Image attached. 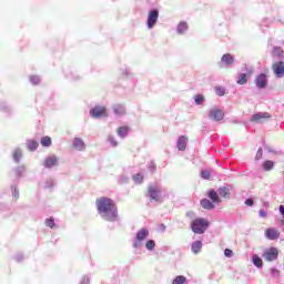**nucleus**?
<instances>
[{
    "mask_svg": "<svg viewBox=\"0 0 284 284\" xmlns=\"http://www.w3.org/2000/svg\"><path fill=\"white\" fill-rule=\"evenodd\" d=\"M95 205L104 221L113 223L119 219V209L112 199L102 196L95 201Z\"/></svg>",
    "mask_w": 284,
    "mask_h": 284,
    "instance_id": "1",
    "label": "nucleus"
},
{
    "mask_svg": "<svg viewBox=\"0 0 284 284\" xmlns=\"http://www.w3.org/2000/svg\"><path fill=\"white\" fill-rule=\"evenodd\" d=\"M207 227H210V221L203 217L195 219L191 223V230L194 234H205Z\"/></svg>",
    "mask_w": 284,
    "mask_h": 284,
    "instance_id": "2",
    "label": "nucleus"
},
{
    "mask_svg": "<svg viewBox=\"0 0 284 284\" xmlns=\"http://www.w3.org/2000/svg\"><path fill=\"white\" fill-rule=\"evenodd\" d=\"M264 261H267L268 263H272V261L278 260V248L276 247H270L267 248L263 254Z\"/></svg>",
    "mask_w": 284,
    "mask_h": 284,
    "instance_id": "3",
    "label": "nucleus"
},
{
    "mask_svg": "<svg viewBox=\"0 0 284 284\" xmlns=\"http://www.w3.org/2000/svg\"><path fill=\"white\" fill-rule=\"evenodd\" d=\"M148 192L152 201H161V186L149 185Z\"/></svg>",
    "mask_w": 284,
    "mask_h": 284,
    "instance_id": "4",
    "label": "nucleus"
},
{
    "mask_svg": "<svg viewBox=\"0 0 284 284\" xmlns=\"http://www.w3.org/2000/svg\"><path fill=\"white\" fill-rule=\"evenodd\" d=\"M156 21H159V11L156 9H153L149 12L146 26L148 28L152 29L154 26H156Z\"/></svg>",
    "mask_w": 284,
    "mask_h": 284,
    "instance_id": "5",
    "label": "nucleus"
},
{
    "mask_svg": "<svg viewBox=\"0 0 284 284\" xmlns=\"http://www.w3.org/2000/svg\"><path fill=\"white\" fill-rule=\"evenodd\" d=\"M90 114L93 119H101V116H108V109L105 106H94L90 110Z\"/></svg>",
    "mask_w": 284,
    "mask_h": 284,
    "instance_id": "6",
    "label": "nucleus"
},
{
    "mask_svg": "<svg viewBox=\"0 0 284 284\" xmlns=\"http://www.w3.org/2000/svg\"><path fill=\"white\" fill-rule=\"evenodd\" d=\"M272 70L274 72L275 77H277V79H283V77H284V61L274 62L272 64Z\"/></svg>",
    "mask_w": 284,
    "mask_h": 284,
    "instance_id": "7",
    "label": "nucleus"
},
{
    "mask_svg": "<svg viewBox=\"0 0 284 284\" xmlns=\"http://www.w3.org/2000/svg\"><path fill=\"white\" fill-rule=\"evenodd\" d=\"M209 118L211 121H223L225 113H223L220 109H213L210 111Z\"/></svg>",
    "mask_w": 284,
    "mask_h": 284,
    "instance_id": "8",
    "label": "nucleus"
},
{
    "mask_svg": "<svg viewBox=\"0 0 284 284\" xmlns=\"http://www.w3.org/2000/svg\"><path fill=\"white\" fill-rule=\"evenodd\" d=\"M265 236L268 239V241H276L278 236H281V232L278 230L270 227L265 230Z\"/></svg>",
    "mask_w": 284,
    "mask_h": 284,
    "instance_id": "9",
    "label": "nucleus"
},
{
    "mask_svg": "<svg viewBox=\"0 0 284 284\" xmlns=\"http://www.w3.org/2000/svg\"><path fill=\"white\" fill-rule=\"evenodd\" d=\"M255 84L261 90L263 88H267V75L264 74V73H261L260 75H257L256 79H255Z\"/></svg>",
    "mask_w": 284,
    "mask_h": 284,
    "instance_id": "10",
    "label": "nucleus"
},
{
    "mask_svg": "<svg viewBox=\"0 0 284 284\" xmlns=\"http://www.w3.org/2000/svg\"><path fill=\"white\" fill-rule=\"evenodd\" d=\"M72 145L74 150H78V152H83V150H85V142L81 138H74Z\"/></svg>",
    "mask_w": 284,
    "mask_h": 284,
    "instance_id": "11",
    "label": "nucleus"
},
{
    "mask_svg": "<svg viewBox=\"0 0 284 284\" xmlns=\"http://www.w3.org/2000/svg\"><path fill=\"white\" fill-rule=\"evenodd\" d=\"M265 119H271L270 113L264 112V113H256L252 116L251 121H254L255 123H263Z\"/></svg>",
    "mask_w": 284,
    "mask_h": 284,
    "instance_id": "12",
    "label": "nucleus"
},
{
    "mask_svg": "<svg viewBox=\"0 0 284 284\" xmlns=\"http://www.w3.org/2000/svg\"><path fill=\"white\" fill-rule=\"evenodd\" d=\"M222 65H234V55L230 53H225L221 58Z\"/></svg>",
    "mask_w": 284,
    "mask_h": 284,
    "instance_id": "13",
    "label": "nucleus"
},
{
    "mask_svg": "<svg viewBox=\"0 0 284 284\" xmlns=\"http://www.w3.org/2000/svg\"><path fill=\"white\" fill-rule=\"evenodd\" d=\"M148 236H150V230L141 229L136 233V241H138V243H141L142 241H145V239H148Z\"/></svg>",
    "mask_w": 284,
    "mask_h": 284,
    "instance_id": "14",
    "label": "nucleus"
},
{
    "mask_svg": "<svg viewBox=\"0 0 284 284\" xmlns=\"http://www.w3.org/2000/svg\"><path fill=\"white\" fill-rule=\"evenodd\" d=\"M206 196L211 199L212 203H221V197H219V193L214 189L209 190Z\"/></svg>",
    "mask_w": 284,
    "mask_h": 284,
    "instance_id": "15",
    "label": "nucleus"
},
{
    "mask_svg": "<svg viewBox=\"0 0 284 284\" xmlns=\"http://www.w3.org/2000/svg\"><path fill=\"white\" fill-rule=\"evenodd\" d=\"M187 148V138L185 135H181L178 140V150H180V152L185 151V149Z\"/></svg>",
    "mask_w": 284,
    "mask_h": 284,
    "instance_id": "16",
    "label": "nucleus"
},
{
    "mask_svg": "<svg viewBox=\"0 0 284 284\" xmlns=\"http://www.w3.org/2000/svg\"><path fill=\"white\" fill-rule=\"evenodd\" d=\"M113 112L118 116H123V114H125V106L123 104H114Z\"/></svg>",
    "mask_w": 284,
    "mask_h": 284,
    "instance_id": "17",
    "label": "nucleus"
},
{
    "mask_svg": "<svg viewBox=\"0 0 284 284\" xmlns=\"http://www.w3.org/2000/svg\"><path fill=\"white\" fill-rule=\"evenodd\" d=\"M272 57L274 59H284V51L280 47L273 48Z\"/></svg>",
    "mask_w": 284,
    "mask_h": 284,
    "instance_id": "18",
    "label": "nucleus"
},
{
    "mask_svg": "<svg viewBox=\"0 0 284 284\" xmlns=\"http://www.w3.org/2000/svg\"><path fill=\"white\" fill-rule=\"evenodd\" d=\"M217 193L222 196V199H230L231 196L230 189L227 186H221L217 190Z\"/></svg>",
    "mask_w": 284,
    "mask_h": 284,
    "instance_id": "19",
    "label": "nucleus"
},
{
    "mask_svg": "<svg viewBox=\"0 0 284 284\" xmlns=\"http://www.w3.org/2000/svg\"><path fill=\"white\" fill-rule=\"evenodd\" d=\"M191 250H192L193 254H199V252H201V250H203V243L201 241L193 242Z\"/></svg>",
    "mask_w": 284,
    "mask_h": 284,
    "instance_id": "20",
    "label": "nucleus"
},
{
    "mask_svg": "<svg viewBox=\"0 0 284 284\" xmlns=\"http://www.w3.org/2000/svg\"><path fill=\"white\" fill-rule=\"evenodd\" d=\"M57 163H58V160L55 156L47 158L44 160V168H54Z\"/></svg>",
    "mask_w": 284,
    "mask_h": 284,
    "instance_id": "21",
    "label": "nucleus"
},
{
    "mask_svg": "<svg viewBox=\"0 0 284 284\" xmlns=\"http://www.w3.org/2000/svg\"><path fill=\"white\" fill-rule=\"evenodd\" d=\"M201 205L203 210H214V203H212L209 199H203L201 201Z\"/></svg>",
    "mask_w": 284,
    "mask_h": 284,
    "instance_id": "22",
    "label": "nucleus"
},
{
    "mask_svg": "<svg viewBox=\"0 0 284 284\" xmlns=\"http://www.w3.org/2000/svg\"><path fill=\"white\" fill-rule=\"evenodd\" d=\"M28 145V150H30V152H34V150H37L39 148V142L34 141V140H29L27 142Z\"/></svg>",
    "mask_w": 284,
    "mask_h": 284,
    "instance_id": "23",
    "label": "nucleus"
},
{
    "mask_svg": "<svg viewBox=\"0 0 284 284\" xmlns=\"http://www.w3.org/2000/svg\"><path fill=\"white\" fill-rule=\"evenodd\" d=\"M40 143L43 148H50L52 145V139L50 136H43Z\"/></svg>",
    "mask_w": 284,
    "mask_h": 284,
    "instance_id": "24",
    "label": "nucleus"
},
{
    "mask_svg": "<svg viewBox=\"0 0 284 284\" xmlns=\"http://www.w3.org/2000/svg\"><path fill=\"white\" fill-rule=\"evenodd\" d=\"M116 132H118L119 136H122V138L128 136V132H130V128L120 126V128H118Z\"/></svg>",
    "mask_w": 284,
    "mask_h": 284,
    "instance_id": "25",
    "label": "nucleus"
},
{
    "mask_svg": "<svg viewBox=\"0 0 284 284\" xmlns=\"http://www.w3.org/2000/svg\"><path fill=\"white\" fill-rule=\"evenodd\" d=\"M12 156H13V160H14L17 163H19V161L21 160V156H23V153L21 152L20 149H16V150L13 151Z\"/></svg>",
    "mask_w": 284,
    "mask_h": 284,
    "instance_id": "26",
    "label": "nucleus"
},
{
    "mask_svg": "<svg viewBox=\"0 0 284 284\" xmlns=\"http://www.w3.org/2000/svg\"><path fill=\"white\" fill-rule=\"evenodd\" d=\"M187 278L183 275H179L173 280V284H186Z\"/></svg>",
    "mask_w": 284,
    "mask_h": 284,
    "instance_id": "27",
    "label": "nucleus"
},
{
    "mask_svg": "<svg viewBox=\"0 0 284 284\" xmlns=\"http://www.w3.org/2000/svg\"><path fill=\"white\" fill-rule=\"evenodd\" d=\"M237 83L239 85H245V83H247V75L245 73H240Z\"/></svg>",
    "mask_w": 284,
    "mask_h": 284,
    "instance_id": "28",
    "label": "nucleus"
},
{
    "mask_svg": "<svg viewBox=\"0 0 284 284\" xmlns=\"http://www.w3.org/2000/svg\"><path fill=\"white\" fill-rule=\"evenodd\" d=\"M274 168V162L271 160H267L263 163V170H265V172H270V170H272Z\"/></svg>",
    "mask_w": 284,
    "mask_h": 284,
    "instance_id": "29",
    "label": "nucleus"
},
{
    "mask_svg": "<svg viewBox=\"0 0 284 284\" xmlns=\"http://www.w3.org/2000/svg\"><path fill=\"white\" fill-rule=\"evenodd\" d=\"M187 30V22H180L178 26V32L179 34H183Z\"/></svg>",
    "mask_w": 284,
    "mask_h": 284,
    "instance_id": "30",
    "label": "nucleus"
},
{
    "mask_svg": "<svg viewBox=\"0 0 284 284\" xmlns=\"http://www.w3.org/2000/svg\"><path fill=\"white\" fill-rule=\"evenodd\" d=\"M194 101L196 105H203V103L205 102V97H203L202 94H197L194 97Z\"/></svg>",
    "mask_w": 284,
    "mask_h": 284,
    "instance_id": "31",
    "label": "nucleus"
},
{
    "mask_svg": "<svg viewBox=\"0 0 284 284\" xmlns=\"http://www.w3.org/2000/svg\"><path fill=\"white\" fill-rule=\"evenodd\" d=\"M253 265H255V267H263V260L255 255L253 257Z\"/></svg>",
    "mask_w": 284,
    "mask_h": 284,
    "instance_id": "32",
    "label": "nucleus"
},
{
    "mask_svg": "<svg viewBox=\"0 0 284 284\" xmlns=\"http://www.w3.org/2000/svg\"><path fill=\"white\" fill-rule=\"evenodd\" d=\"M145 247L146 250L152 251L154 250V247H156V243L154 242V240H149L145 244Z\"/></svg>",
    "mask_w": 284,
    "mask_h": 284,
    "instance_id": "33",
    "label": "nucleus"
},
{
    "mask_svg": "<svg viewBox=\"0 0 284 284\" xmlns=\"http://www.w3.org/2000/svg\"><path fill=\"white\" fill-rule=\"evenodd\" d=\"M30 81H31L32 85H39V83H41V79H39V77H37V75H31Z\"/></svg>",
    "mask_w": 284,
    "mask_h": 284,
    "instance_id": "34",
    "label": "nucleus"
},
{
    "mask_svg": "<svg viewBox=\"0 0 284 284\" xmlns=\"http://www.w3.org/2000/svg\"><path fill=\"white\" fill-rule=\"evenodd\" d=\"M215 93L217 94V97H225V89H223L222 87H215Z\"/></svg>",
    "mask_w": 284,
    "mask_h": 284,
    "instance_id": "35",
    "label": "nucleus"
},
{
    "mask_svg": "<svg viewBox=\"0 0 284 284\" xmlns=\"http://www.w3.org/2000/svg\"><path fill=\"white\" fill-rule=\"evenodd\" d=\"M133 181L135 183H143V175H141V173L133 175Z\"/></svg>",
    "mask_w": 284,
    "mask_h": 284,
    "instance_id": "36",
    "label": "nucleus"
},
{
    "mask_svg": "<svg viewBox=\"0 0 284 284\" xmlns=\"http://www.w3.org/2000/svg\"><path fill=\"white\" fill-rule=\"evenodd\" d=\"M201 176H202V179L210 181L212 173H210V171H202Z\"/></svg>",
    "mask_w": 284,
    "mask_h": 284,
    "instance_id": "37",
    "label": "nucleus"
},
{
    "mask_svg": "<svg viewBox=\"0 0 284 284\" xmlns=\"http://www.w3.org/2000/svg\"><path fill=\"white\" fill-rule=\"evenodd\" d=\"M45 225H47V227H54V220L51 217V219H47L45 220Z\"/></svg>",
    "mask_w": 284,
    "mask_h": 284,
    "instance_id": "38",
    "label": "nucleus"
},
{
    "mask_svg": "<svg viewBox=\"0 0 284 284\" xmlns=\"http://www.w3.org/2000/svg\"><path fill=\"white\" fill-rule=\"evenodd\" d=\"M234 255V252L230 248L224 250V256H226L227 258H232V256Z\"/></svg>",
    "mask_w": 284,
    "mask_h": 284,
    "instance_id": "39",
    "label": "nucleus"
},
{
    "mask_svg": "<svg viewBox=\"0 0 284 284\" xmlns=\"http://www.w3.org/2000/svg\"><path fill=\"white\" fill-rule=\"evenodd\" d=\"M109 141H110L112 148H116V145H119V142H116V140H114L113 136H109Z\"/></svg>",
    "mask_w": 284,
    "mask_h": 284,
    "instance_id": "40",
    "label": "nucleus"
},
{
    "mask_svg": "<svg viewBox=\"0 0 284 284\" xmlns=\"http://www.w3.org/2000/svg\"><path fill=\"white\" fill-rule=\"evenodd\" d=\"M258 214H260L261 219H267V212H265V210H261L258 212Z\"/></svg>",
    "mask_w": 284,
    "mask_h": 284,
    "instance_id": "41",
    "label": "nucleus"
},
{
    "mask_svg": "<svg viewBox=\"0 0 284 284\" xmlns=\"http://www.w3.org/2000/svg\"><path fill=\"white\" fill-rule=\"evenodd\" d=\"M80 284H90V278H88L87 276H83V277L81 278Z\"/></svg>",
    "mask_w": 284,
    "mask_h": 284,
    "instance_id": "42",
    "label": "nucleus"
},
{
    "mask_svg": "<svg viewBox=\"0 0 284 284\" xmlns=\"http://www.w3.org/2000/svg\"><path fill=\"white\" fill-rule=\"evenodd\" d=\"M245 205H248V206L254 205V200H252V199L245 200Z\"/></svg>",
    "mask_w": 284,
    "mask_h": 284,
    "instance_id": "43",
    "label": "nucleus"
},
{
    "mask_svg": "<svg viewBox=\"0 0 284 284\" xmlns=\"http://www.w3.org/2000/svg\"><path fill=\"white\" fill-rule=\"evenodd\" d=\"M271 273L273 276H278L281 274V272H278V270L272 268Z\"/></svg>",
    "mask_w": 284,
    "mask_h": 284,
    "instance_id": "44",
    "label": "nucleus"
},
{
    "mask_svg": "<svg viewBox=\"0 0 284 284\" xmlns=\"http://www.w3.org/2000/svg\"><path fill=\"white\" fill-rule=\"evenodd\" d=\"M13 192H14L13 196H14L16 199H19V191H18L17 189H13Z\"/></svg>",
    "mask_w": 284,
    "mask_h": 284,
    "instance_id": "45",
    "label": "nucleus"
},
{
    "mask_svg": "<svg viewBox=\"0 0 284 284\" xmlns=\"http://www.w3.org/2000/svg\"><path fill=\"white\" fill-rule=\"evenodd\" d=\"M257 156H263V149H262V148H260V149L257 150Z\"/></svg>",
    "mask_w": 284,
    "mask_h": 284,
    "instance_id": "46",
    "label": "nucleus"
},
{
    "mask_svg": "<svg viewBox=\"0 0 284 284\" xmlns=\"http://www.w3.org/2000/svg\"><path fill=\"white\" fill-rule=\"evenodd\" d=\"M280 212H281V214L284 216V205H281V206H280Z\"/></svg>",
    "mask_w": 284,
    "mask_h": 284,
    "instance_id": "47",
    "label": "nucleus"
},
{
    "mask_svg": "<svg viewBox=\"0 0 284 284\" xmlns=\"http://www.w3.org/2000/svg\"><path fill=\"white\" fill-rule=\"evenodd\" d=\"M133 246H134V247H139V244L135 243V244H133Z\"/></svg>",
    "mask_w": 284,
    "mask_h": 284,
    "instance_id": "48",
    "label": "nucleus"
},
{
    "mask_svg": "<svg viewBox=\"0 0 284 284\" xmlns=\"http://www.w3.org/2000/svg\"><path fill=\"white\" fill-rule=\"evenodd\" d=\"M248 73L252 74V70H250Z\"/></svg>",
    "mask_w": 284,
    "mask_h": 284,
    "instance_id": "49",
    "label": "nucleus"
}]
</instances>
